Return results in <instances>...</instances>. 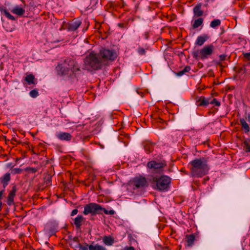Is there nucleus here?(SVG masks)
<instances>
[{"instance_id": "bb28decb", "label": "nucleus", "mask_w": 250, "mask_h": 250, "mask_svg": "<svg viewBox=\"0 0 250 250\" xmlns=\"http://www.w3.org/2000/svg\"><path fill=\"white\" fill-rule=\"evenodd\" d=\"M89 250H106V249L101 245H98V244L93 245H90L88 247Z\"/></svg>"}, {"instance_id": "1a4fd4ad", "label": "nucleus", "mask_w": 250, "mask_h": 250, "mask_svg": "<svg viewBox=\"0 0 250 250\" xmlns=\"http://www.w3.org/2000/svg\"><path fill=\"white\" fill-rule=\"evenodd\" d=\"M214 46L212 44L205 46L200 49V59L202 60L207 59L213 52Z\"/></svg>"}, {"instance_id": "b1692460", "label": "nucleus", "mask_w": 250, "mask_h": 250, "mask_svg": "<svg viewBox=\"0 0 250 250\" xmlns=\"http://www.w3.org/2000/svg\"><path fill=\"white\" fill-rule=\"evenodd\" d=\"M25 81L28 83V84L36 83L35 82V76L33 74L27 75L25 77Z\"/></svg>"}, {"instance_id": "8fccbe9b", "label": "nucleus", "mask_w": 250, "mask_h": 250, "mask_svg": "<svg viewBox=\"0 0 250 250\" xmlns=\"http://www.w3.org/2000/svg\"><path fill=\"white\" fill-rule=\"evenodd\" d=\"M202 99H201V96L199 97V98L196 100V103L197 105L198 106V104H200V103H201Z\"/></svg>"}, {"instance_id": "49530a36", "label": "nucleus", "mask_w": 250, "mask_h": 250, "mask_svg": "<svg viewBox=\"0 0 250 250\" xmlns=\"http://www.w3.org/2000/svg\"><path fill=\"white\" fill-rule=\"evenodd\" d=\"M51 177L48 176L47 179L46 181V183L47 185L51 184Z\"/></svg>"}, {"instance_id": "c03bdc74", "label": "nucleus", "mask_w": 250, "mask_h": 250, "mask_svg": "<svg viewBox=\"0 0 250 250\" xmlns=\"http://www.w3.org/2000/svg\"><path fill=\"white\" fill-rule=\"evenodd\" d=\"M4 191H5V189H3V188L2 190H1L0 191V202H1V199H2V196L3 194Z\"/></svg>"}, {"instance_id": "f3484780", "label": "nucleus", "mask_w": 250, "mask_h": 250, "mask_svg": "<svg viewBox=\"0 0 250 250\" xmlns=\"http://www.w3.org/2000/svg\"><path fill=\"white\" fill-rule=\"evenodd\" d=\"M202 6V3H198L196 4L193 9V13L194 16L199 17L202 16L203 15L204 12L201 9V7Z\"/></svg>"}, {"instance_id": "a878e982", "label": "nucleus", "mask_w": 250, "mask_h": 250, "mask_svg": "<svg viewBox=\"0 0 250 250\" xmlns=\"http://www.w3.org/2000/svg\"><path fill=\"white\" fill-rule=\"evenodd\" d=\"M0 11L1 13L4 15L8 19L11 20L12 21H15L16 20L15 18L11 15L9 12H8L6 9L1 8Z\"/></svg>"}, {"instance_id": "39448f33", "label": "nucleus", "mask_w": 250, "mask_h": 250, "mask_svg": "<svg viewBox=\"0 0 250 250\" xmlns=\"http://www.w3.org/2000/svg\"><path fill=\"white\" fill-rule=\"evenodd\" d=\"M101 209L102 206L100 205L91 203L84 206L83 213L84 215L91 214L92 215H95L97 214L101 213Z\"/></svg>"}, {"instance_id": "09e8293b", "label": "nucleus", "mask_w": 250, "mask_h": 250, "mask_svg": "<svg viewBox=\"0 0 250 250\" xmlns=\"http://www.w3.org/2000/svg\"><path fill=\"white\" fill-rule=\"evenodd\" d=\"M184 74V73L183 72V70L180 71L178 72H177L176 75L178 76H181Z\"/></svg>"}, {"instance_id": "cd10ccee", "label": "nucleus", "mask_w": 250, "mask_h": 250, "mask_svg": "<svg viewBox=\"0 0 250 250\" xmlns=\"http://www.w3.org/2000/svg\"><path fill=\"white\" fill-rule=\"evenodd\" d=\"M201 103L198 104V106H207L209 104V99H206L205 97L201 96Z\"/></svg>"}, {"instance_id": "20e7f679", "label": "nucleus", "mask_w": 250, "mask_h": 250, "mask_svg": "<svg viewBox=\"0 0 250 250\" xmlns=\"http://www.w3.org/2000/svg\"><path fill=\"white\" fill-rule=\"evenodd\" d=\"M99 57L101 59L104 65L107 64L108 62L114 61L117 57V52L113 49L102 48L100 50Z\"/></svg>"}, {"instance_id": "2eb2a0df", "label": "nucleus", "mask_w": 250, "mask_h": 250, "mask_svg": "<svg viewBox=\"0 0 250 250\" xmlns=\"http://www.w3.org/2000/svg\"><path fill=\"white\" fill-rule=\"evenodd\" d=\"M57 137L61 141H69L72 139V136L67 132H60L56 134Z\"/></svg>"}, {"instance_id": "c85d7f7f", "label": "nucleus", "mask_w": 250, "mask_h": 250, "mask_svg": "<svg viewBox=\"0 0 250 250\" xmlns=\"http://www.w3.org/2000/svg\"><path fill=\"white\" fill-rule=\"evenodd\" d=\"M221 24V21L219 19H215L211 21L210 26L212 28H216Z\"/></svg>"}, {"instance_id": "aec40b11", "label": "nucleus", "mask_w": 250, "mask_h": 250, "mask_svg": "<svg viewBox=\"0 0 250 250\" xmlns=\"http://www.w3.org/2000/svg\"><path fill=\"white\" fill-rule=\"evenodd\" d=\"M11 12L12 13L19 16H21L24 14L25 10L23 8L20 7L19 6L17 5L11 9Z\"/></svg>"}, {"instance_id": "393cba45", "label": "nucleus", "mask_w": 250, "mask_h": 250, "mask_svg": "<svg viewBox=\"0 0 250 250\" xmlns=\"http://www.w3.org/2000/svg\"><path fill=\"white\" fill-rule=\"evenodd\" d=\"M204 20L202 18H199L195 20L192 26L193 29H195L202 25L203 23Z\"/></svg>"}, {"instance_id": "f8f14e48", "label": "nucleus", "mask_w": 250, "mask_h": 250, "mask_svg": "<svg viewBox=\"0 0 250 250\" xmlns=\"http://www.w3.org/2000/svg\"><path fill=\"white\" fill-rule=\"evenodd\" d=\"M17 191L16 186L12 187L11 190L10 191L8 197L7 203L9 206H11L14 204V199L16 196V193Z\"/></svg>"}, {"instance_id": "3c124183", "label": "nucleus", "mask_w": 250, "mask_h": 250, "mask_svg": "<svg viewBox=\"0 0 250 250\" xmlns=\"http://www.w3.org/2000/svg\"><path fill=\"white\" fill-rule=\"evenodd\" d=\"M26 145L28 147H30V144H29V143L28 142H24L22 144V145Z\"/></svg>"}, {"instance_id": "5701e85b", "label": "nucleus", "mask_w": 250, "mask_h": 250, "mask_svg": "<svg viewBox=\"0 0 250 250\" xmlns=\"http://www.w3.org/2000/svg\"><path fill=\"white\" fill-rule=\"evenodd\" d=\"M240 122L241 123V125L242 126V128L245 130V133H248L250 131V127L249 125L247 123L245 120L243 118H241L240 119Z\"/></svg>"}, {"instance_id": "e433bc0d", "label": "nucleus", "mask_w": 250, "mask_h": 250, "mask_svg": "<svg viewBox=\"0 0 250 250\" xmlns=\"http://www.w3.org/2000/svg\"><path fill=\"white\" fill-rule=\"evenodd\" d=\"M209 104H215L217 106H219L220 105V103L216 99L213 98L210 102H209Z\"/></svg>"}, {"instance_id": "9d476101", "label": "nucleus", "mask_w": 250, "mask_h": 250, "mask_svg": "<svg viewBox=\"0 0 250 250\" xmlns=\"http://www.w3.org/2000/svg\"><path fill=\"white\" fill-rule=\"evenodd\" d=\"M58 74L61 76H69L70 77L74 76L67 65L63 64H59L56 67Z\"/></svg>"}, {"instance_id": "a19ab883", "label": "nucleus", "mask_w": 250, "mask_h": 250, "mask_svg": "<svg viewBox=\"0 0 250 250\" xmlns=\"http://www.w3.org/2000/svg\"><path fill=\"white\" fill-rule=\"evenodd\" d=\"M190 70V67L189 66H186L183 70V71L185 74L186 72H188V71H189Z\"/></svg>"}, {"instance_id": "4d7b16f0", "label": "nucleus", "mask_w": 250, "mask_h": 250, "mask_svg": "<svg viewBox=\"0 0 250 250\" xmlns=\"http://www.w3.org/2000/svg\"><path fill=\"white\" fill-rule=\"evenodd\" d=\"M32 152L33 153V154H35L36 153L34 152V150L33 149H32L31 150Z\"/></svg>"}, {"instance_id": "473e14b6", "label": "nucleus", "mask_w": 250, "mask_h": 250, "mask_svg": "<svg viewBox=\"0 0 250 250\" xmlns=\"http://www.w3.org/2000/svg\"><path fill=\"white\" fill-rule=\"evenodd\" d=\"M30 96L32 98H36L39 95L38 91L37 89H33L29 92Z\"/></svg>"}, {"instance_id": "37998d69", "label": "nucleus", "mask_w": 250, "mask_h": 250, "mask_svg": "<svg viewBox=\"0 0 250 250\" xmlns=\"http://www.w3.org/2000/svg\"><path fill=\"white\" fill-rule=\"evenodd\" d=\"M78 212V210L77 209H74L72 211V212L71 213V216H74V215L77 214Z\"/></svg>"}, {"instance_id": "4468645a", "label": "nucleus", "mask_w": 250, "mask_h": 250, "mask_svg": "<svg viewBox=\"0 0 250 250\" xmlns=\"http://www.w3.org/2000/svg\"><path fill=\"white\" fill-rule=\"evenodd\" d=\"M82 23L81 21L78 19H74L71 22H70L68 26V29L69 31H75L81 25Z\"/></svg>"}, {"instance_id": "f03ea898", "label": "nucleus", "mask_w": 250, "mask_h": 250, "mask_svg": "<svg viewBox=\"0 0 250 250\" xmlns=\"http://www.w3.org/2000/svg\"><path fill=\"white\" fill-rule=\"evenodd\" d=\"M148 180L151 187L160 191H167L171 183L170 178L167 176H151Z\"/></svg>"}, {"instance_id": "864d4df0", "label": "nucleus", "mask_w": 250, "mask_h": 250, "mask_svg": "<svg viewBox=\"0 0 250 250\" xmlns=\"http://www.w3.org/2000/svg\"><path fill=\"white\" fill-rule=\"evenodd\" d=\"M209 180V178L208 177H207V178H205L204 179V181H203V184H206V182L208 181Z\"/></svg>"}, {"instance_id": "423d86ee", "label": "nucleus", "mask_w": 250, "mask_h": 250, "mask_svg": "<svg viewBox=\"0 0 250 250\" xmlns=\"http://www.w3.org/2000/svg\"><path fill=\"white\" fill-rule=\"evenodd\" d=\"M130 184L134 189L144 188L148 186L146 178L142 176L134 178L130 181Z\"/></svg>"}, {"instance_id": "6ab92c4d", "label": "nucleus", "mask_w": 250, "mask_h": 250, "mask_svg": "<svg viewBox=\"0 0 250 250\" xmlns=\"http://www.w3.org/2000/svg\"><path fill=\"white\" fill-rule=\"evenodd\" d=\"M155 144L149 141H146L143 143L144 148L147 153H150L153 151V146Z\"/></svg>"}, {"instance_id": "412c9836", "label": "nucleus", "mask_w": 250, "mask_h": 250, "mask_svg": "<svg viewBox=\"0 0 250 250\" xmlns=\"http://www.w3.org/2000/svg\"><path fill=\"white\" fill-rule=\"evenodd\" d=\"M186 239L187 241L186 246L189 247L192 246L195 240V237L194 234L186 235Z\"/></svg>"}, {"instance_id": "4be33fe9", "label": "nucleus", "mask_w": 250, "mask_h": 250, "mask_svg": "<svg viewBox=\"0 0 250 250\" xmlns=\"http://www.w3.org/2000/svg\"><path fill=\"white\" fill-rule=\"evenodd\" d=\"M103 242L107 246H112L114 242V239L111 236H105L103 239Z\"/></svg>"}, {"instance_id": "7ed1b4c3", "label": "nucleus", "mask_w": 250, "mask_h": 250, "mask_svg": "<svg viewBox=\"0 0 250 250\" xmlns=\"http://www.w3.org/2000/svg\"><path fill=\"white\" fill-rule=\"evenodd\" d=\"M85 69L99 70L104 65L98 53L91 52L84 60Z\"/></svg>"}, {"instance_id": "ea45409f", "label": "nucleus", "mask_w": 250, "mask_h": 250, "mask_svg": "<svg viewBox=\"0 0 250 250\" xmlns=\"http://www.w3.org/2000/svg\"><path fill=\"white\" fill-rule=\"evenodd\" d=\"M243 55L248 60H250V52L243 53Z\"/></svg>"}, {"instance_id": "a211bd4d", "label": "nucleus", "mask_w": 250, "mask_h": 250, "mask_svg": "<svg viewBox=\"0 0 250 250\" xmlns=\"http://www.w3.org/2000/svg\"><path fill=\"white\" fill-rule=\"evenodd\" d=\"M208 39L209 36L207 34H203L201 36H198L195 42V44L199 46H201Z\"/></svg>"}, {"instance_id": "c9c22d12", "label": "nucleus", "mask_w": 250, "mask_h": 250, "mask_svg": "<svg viewBox=\"0 0 250 250\" xmlns=\"http://www.w3.org/2000/svg\"><path fill=\"white\" fill-rule=\"evenodd\" d=\"M192 54L194 58L196 59H198V58L200 59V50L193 51Z\"/></svg>"}, {"instance_id": "0eeeda50", "label": "nucleus", "mask_w": 250, "mask_h": 250, "mask_svg": "<svg viewBox=\"0 0 250 250\" xmlns=\"http://www.w3.org/2000/svg\"><path fill=\"white\" fill-rule=\"evenodd\" d=\"M64 64L67 65L74 76L76 72L80 71V66L75 59L67 58L64 60Z\"/></svg>"}, {"instance_id": "58836bf2", "label": "nucleus", "mask_w": 250, "mask_h": 250, "mask_svg": "<svg viewBox=\"0 0 250 250\" xmlns=\"http://www.w3.org/2000/svg\"><path fill=\"white\" fill-rule=\"evenodd\" d=\"M226 57H227V55H225V54L220 55L219 56V60H220V61H221V62L224 61V60H226Z\"/></svg>"}, {"instance_id": "dca6fc26", "label": "nucleus", "mask_w": 250, "mask_h": 250, "mask_svg": "<svg viewBox=\"0 0 250 250\" xmlns=\"http://www.w3.org/2000/svg\"><path fill=\"white\" fill-rule=\"evenodd\" d=\"M85 220L84 218L81 215H78L74 219L73 224L77 229H80L83 222Z\"/></svg>"}, {"instance_id": "9b49d317", "label": "nucleus", "mask_w": 250, "mask_h": 250, "mask_svg": "<svg viewBox=\"0 0 250 250\" xmlns=\"http://www.w3.org/2000/svg\"><path fill=\"white\" fill-rule=\"evenodd\" d=\"M146 203L144 200L139 202H135L132 205V208L136 211H141L144 210L146 208Z\"/></svg>"}, {"instance_id": "72a5a7b5", "label": "nucleus", "mask_w": 250, "mask_h": 250, "mask_svg": "<svg viewBox=\"0 0 250 250\" xmlns=\"http://www.w3.org/2000/svg\"><path fill=\"white\" fill-rule=\"evenodd\" d=\"M102 211H103L106 214H110V215H113L115 213V211L114 210L111 209L110 210H108L106 209L105 208H103L102 207L101 212Z\"/></svg>"}, {"instance_id": "4c0bfd02", "label": "nucleus", "mask_w": 250, "mask_h": 250, "mask_svg": "<svg viewBox=\"0 0 250 250\" xmlns=\"http://www.w3.org/2000/svg\"><path fill=\"white\" fill-rule=\"evenodd\" d=\"M138 52L140 55H144L146 53L145 49L142 47H139L138 49Z\"/></svg>"}, {"instance_id": "13d9d810", "label": "nucleus", "mask_w": 250, "mask_h": 250, "mask_svg": "<svg viewBox=\"0 0 250 250\" xmlns=\"http://www.w3.org/2000/svg\"><path fill=\"white\" fill-rule=\"evenodd\" d=\"M146 39H147V34H146Z\"/></svg>"}, {"instance_id": "79ce46f5", "label": "nucleus", "mask_w": 250, "mask_h": 250, "mask_svg": "<svg viewBox=\"0 0 250 250\" xmlns=\"http://www.w3.org/2000/svg\"><path fill=\"white\" fill-rule=\"evenodd\" d=\"M15 173H20L22 171V169L20 168H15L13 169Z\"/></svg>"}, {"instance_id": "ddd939ff", "label": "nucleus", "mask_w": 250, "mask_h": 250, "mask_svg": "<svg viewBox=\"0 0 250 250\" xmlns=\"http://www.w3.org/2000/svg\"><path fill=\"white\" fill-rule=\"evenodd\" d=\"M10 180L11 174L8 172L4 174L0 178V183L2 185L3 189H5L9 184Z\"/></svg>"}, {"instance_id": "c756f323", "label": "nucleus", "mask_w": 250, "mask_h": 250, "mask_svg": "<svg viewBox=\"0 0 250 250\" xmlns=\"http://www.w3.org/2000/svg\"><path fill=\"white\" fill-rule=\"evenodd\" d=\"M244 147H246L245 151L246 152H250V139H247L243 142Z\"/></svg>"}, {"instance_id": "a18cd8bd", "label": "nucleus", "mask_w": 250, "mask_h": 250, "mask_svg": "<svg viewBox=\"0 0 250 250\" xmlns=\"http://www.w3.org/2000/svg\"><path fill=\"white\" fill-rule=\"evenodd\" d=\"M101 27V24L100 23H96L95 24V27L96 29L100 30Z\"/></svg>"}, {"instance_id": "7c9ffc66", "label": "nucleus", "mask_w": 250, "mask_h": 250, "mask_svg": "<svg viewBox=\"0 0 250 250\" xmlns=\"http://www.w3.org/2000/svg\"><path fill=\"white\" fill-rule=\"evenodd\" d=\"M98 0H90V4L87 7L88 9H95L96 5L98 3Z\"/></svg>"}, {"instance_id": "f257e3e1", "label": "nucleus", "mask_w": 250, "mask_h": 250, "mask_svg": "<svg viewBox=\"0 0 250 250\" xmlns=\"http://www.w3.org/2000/svg\"><path fill=\"white\" fill-rule=\"evenodd\" d=\"M208 160L204 157L195 159L189 163L190 175L192 177H201L208 173L209 167Z\"/></svg>"}, {"instance_id": "603ef678", "label": "nucleus", "mask_w": 250, "mask_h": 250, "mask_svg": "<svg viewBox=\"0 0 250 250\" xmlns=\"http://www.w3.org/2000/svg\"><path fill=\"white\" fill-rule=\"evenodd\" d=\"M12 140L13 141H14V142H16L18 143V144H21V142H18L15 138H13L12 139Z\"/></svg>"}, {"instance_id": "2f4dec72", "label": "nucleus", "mask_w": 250, "mask_h": 250, "mask_svg": "<svg viewBox=\"0 0 250 250\" xmlns=\"http://www.w3.org/2000/svg\"><path fill=\"white\" fill-rule=\"evenodd\" d=\"M89 246L86 243H85V246H83L81 244L79 243L76 248H78L79 250H88Z\"/></svg>"}, {"instance_id": "6e6d98bb", "label": "nucleus", "mask_w": 250, "mask_h": 250, "mask_svg": "<svg viewBox=\"0 0 250 250\" xmlns=\"http://www.w3.org/2000/svg\"><path fill=\"white\" fill-rule=\"evenodd\" d=\"M248 117L249 121H250V114L248 115Z\"/></svg>"}, {"instance_id": "5fc2aeb1", "label": "nucleus", "mask_w": 250, "mask_h": 250, "mask_svg": "<svg viewBox=\"0 0 250 250\" xmlns=\"http://www.w3.org/2000/svg\"><path fill=\"white\" fill-rule=\"evenodd\" d=\"M2 202H0V211L2 209Z\"/></svg>"}, {"instance_id": "6e6552de", "label": "nucleus", "mask_w": 250, "mask_h": 250, "mask_svg": "<svg viewBox=\"0 0 250 250\" xmlns=\"http://www.w3.org/2000/svg\"><path fill=\"white\" fill-rule=\"evenodd\" d=\"M166 166L165 161L157 162L154 160L149 161L147 164V167L155 172L162 171Z\"/></svg>"}, {"instance_id": "f704fd0d", "label": "nucleus", "mask_w": 250, "mask_h": 250, "mask_svg": "<svg viewBox=\"0 0 250 250\" xmlns=\"http://www.w3.org/2000/svg\"><path fill=\"white\" fill-rule=\"evenodd\" d=\"M38 168L31 167H27L26 168V170L28 172L34 173H36L38 170Z\"/></svg>"}, {"instance_id": "de8ad7c7", "label": "nucleus", "mask_w": 250, "mask_h": 250, "mask_svg": "<svg viewBox=\"0 0 250 250\" xmlns=\"http://www.w3.org/2000/svg\"><path fill=\"white\" fill-rule=\"evenodd\" d=\"M125 250H135L134 247L130 246V247H126L125 248Z\"/></svg>"}]
</instances>
